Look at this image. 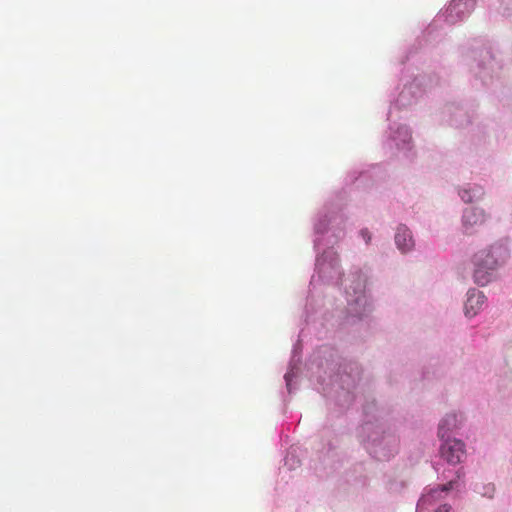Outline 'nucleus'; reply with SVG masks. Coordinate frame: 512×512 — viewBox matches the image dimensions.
Wrapping results in <instances>:
<instances>
[{
    "label": "nucleus",
    "mask_w": 512,
    "mask_h": 512,
    "mask_svg": "<svg viewBox=\"0 0 512 512\" xmlns=\"http://www.w3.org/2000/svg\"><path fill=\"white\" fill-rule=\"evenodd\" d=\"M509 258V250L503 244H493L476 252L472 262L474 265V281L485 286L491 280L492 274Z\"/></svg>",
    "instance_id": "f257e3e1"
},
{
    "label": "nucleus",
    "mask_w": 512,
    "mask_h": 512,
    "mask_svg": "<svg viewBox=\"0 0 512 512\" xmlns=\"http://www.w3.org/2000/svg\"><path fill=\"white\" fill-rule=\"evenodd\" d=\"M441 457L450 464H458L465 457V445L457 439H449L441 445Z\"/></svg>",
    "instance_id": "f03ea898"
},
{
    "label": "nucleus",
    "mask_w": 512,
    "mask_h": 512,
    "mask_svg": "<svg viewBox=\"0 0 512 512\" xmlns=\"http://www.w3.org/2000/svg\"><path fill=\"white\" fill-rule=\"evenodd\" d=\"M485 221L486 214L483 209L470 207L464 210L462 223L466 234H472L475 229L483 225Z\"/></svg>",
    "instance_id": "7ed1b4c3"
},
{
    "label": "nucleus",
    "mask_w": 512,
    "mask_h": 512,
    "mask_svg": "<svg viewBox=\"0 0 512 512\" xmlns=\"http://www.w3.org/2000/svg\"><path fill=\"white\" fill-rule=\"evenodd\" d=\"M486 300L485 295L480 291H470L465 303V314L468 317H473L484 305Z\"/></svg>",
    "instance_id": "20e7f679"
},
{
    "label": "nucleus",
    "mask_w": 512,
    "mask_h": 512,
    "mask_svg": "<svg viewBox=\"0 0 512 512\" xmlns=\"http://www.w3.org/2000/svg\"><path fill=\"white\" fill-rule=\"evenodd\" d=\"M395 243L402 252L412 249L414 242L410 230L406 226H400L395 235Z\"/></svg>",
    "instance_id": "39448f33"
},
{
    "label": "nucleus",
    "mask_w": 512,
    "mask_h": 512,
    "mask_svg": "<svg viewBox=\"0 0 512 512\" xmlns=\"http://www.w3.org/2000/svg\"><path fill=\"white\" fill-rule=\"evenodd\" d=\"M457 427V417L455 414L447 415L439 424L438 434L444 438L445 434L452 428Z\"/></svg>",
    "instance_id": "423d86ee"
},
{
    "label": "nucleus",
    "mask_w": 512,
    "mask_h": 512,
    "mask_svg": "<svg viewBox=\"0 0 512 512\" xmlns=\"http://www.w3.org/2000/svg\"><path fill=\"white\" fill-rule=\"evenodd\" d=\"M460 197L464 202H471L473 200V196L471 195L470 190H462L460 193Z\"/></svg>",
    "instance_id": "0eeeda50"
},
{
    "label": "nucleus",
    "mask_w": 512,
    "mask_h": 512,
    "mask_svg": "<svg viewBox=\"0 0 512 512\" xmlns=\"http://www.w3.org/2000/svg\"><path fill=\"white\" fill-rule=\"evenodd\" d=\"M361 236L365 240V242L368 244L371 241V234L368 229H362L360 232Z\"/></svg>",
    "instance_id": "6e6552de"
},
{
    "label": "nucleus",
    "mask_w": 512,
    "mask_h": 512,
    "mask_svg": "<svg viewBox=\"0 0 512 512\" xmlns=\"http://www.w3.org/2000/svg\"><path fill=\"white\" fill-rule=\"evenodd\" d=\"M452 486H453V482L450 481L449 483L441 486V491H448L452 488Z\"/></svg>",
    "instance_id": "1a4fd4ad"
},
{
    "label": "nucleus",
    "mask_w": 512,
    "mask_h": 512,
    "mask_svg": "<svg viewBox=\"0 0 512 512\" xmlns=\"http://www.w3.org/2000/svg\"><path fill=\"white\" fill-rule=\"evenodd\" d=\"M449 511H450V506L445 504V505H442L441 507H439L436 512H449Z\"/></svg>",
    "instance_id": "9d476101"
},
{
    "label": "nucleus",
    "mask_w": 512,
    "mask_h": 512,
    "mask_svg": "<svg viewBox=\"0 0 512 512\" xmlns=\"http://www.w3.org/2000/svg\"><path fill=\"white\" fill-rule=\"evenodd\" d=\"M435 493H437V490H434V491L432 492L431 497H434V494H435Z\"/></svg>",
    "instance_id": "9b49d317"
}]
</instances>
